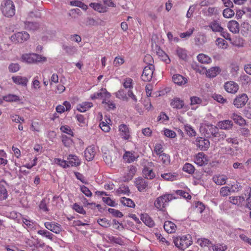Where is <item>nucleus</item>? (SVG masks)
<instances>
[{
	"instance_id": "f257e3e1",
	"label": "nucleus",
	"mask_w": 251,
	"mask_h": 251,
	"mask_svg": "<svg viewBox=\"0 0 251 251\" xmlns=\"http://www.w3.org/2000/svg\"><path fill=\"white\" fill-rule=\"evenodd\" d=\"M21 60L23 62L32 64L37 62H46L47 61V58L36 53H25L22 55Z\"/></svg>"
},
{
	"instance_id": "f03ea898",
	"label": "nucleus",
	"mask_w": 251,
	"mask_h": 251,
	"mask_svg": "<svg viewBox=\"0 0 251 251\" xmlns=\"http://www.w3.org/2000/svg\"><path fill=\"white\" fill-rule=\"evenodd\" d=\"M174 243L179 249L184 250L192 244V240L191 236L187 234L175 238Z\"/></svg>"
},
{
	"instance_id": "7ed1b4c3",
	"label": "nucleus",
	"mask_w": 251,
	"mask_h": 251,
	"mask_svg": "<svg viewBox=\"0 0 251 251\" xmlns=\"http://www.w3.org/2000/svg\"><path fill=\"white\" fill-rule=\"evenodd\" d=\"M173 199L174 197L172 194L163 195L156 198L154 203V206L159 210H163L168 202Z\"/></svg>"
},
{
	"instance_id": "20e7f679",
	"label": "nucleus",
	"mask_w": 251,
	"mask_h": 251,
	"mask_svg": "<svg viewBox=\"0 0 251 251\" xmlns=\"http://www.w3.org/2000/svg\"><path fill=\"white\" fill-rule=\"evenodd\" d=\"M1 10L3 14L6 17H12L15 13L14 3L10 0H5L2 2Z\"/></svg>"
},
{
	"instance_id": "39448f33",
	"label": "nucleus",
	"mask_w": 251,
	"mask_h": 251,
	"mask_svg": "<svg viewBox=\"0 0 251 251\" xmlns=\"http://www.w3.org/2000/svg\"><path fill=\"white\" fill-rule=\"evenodd\" d=\"M29 38V34L25 31L18 32L13 34L10 40L15 43H22L27 41Z\"/></svg>"
},
{
	"instance_id": "423d86ee",
	"label": "nucleus",
	"mask_w": 251,
	"mask_h": 251,
	"mask_svg": "<svg viewBox=\"0 0 251 251\" xmlns=\"http://www.w3.org/2000/svg\"><path fill=\"white\" fill-rule=\"evenodd\" d=\"M110 94L105 89H101L97 92L91 94L90 96V98L92 100L99 99H102V103H104L105 102H106V101L108 100V99H110Z\"/></svg>"
},
{
	"instance_id": "0eeeda50",
	"label": "nucleus",
	"mask_w": 251,
	"mask_h": 251,
	"mask_svg": "<svg viewBox=\"0 0 251 251\" xmlns=\"http://www.w3.org/2000/svg\"><path fill=\"white\" fill-rule=\"evenodd\" d=\"M204 127L206 133L207 135H211L214 137H219V135L222 136V138H224L226 137V135L222 132L221 134H220L218 132V128L216 126H214L212 125L209 124H203L201 127Z\"/></svg>"
},
{
	"instance_id": "6e6552de",
	"label": "nucleus",
	"mask_w": 251,
	"mask_h": 251,
	"mask_svg": "<svg viewBox=\"0 0 251 251\" xmlns=\"http://www.w3.org/2000/svg\"><path fill=\"white\" fill-rule=\"evenodd\" d=\"M154 70V67L151 64L146 66L141 75V79L144 81H150L152 78Z\"/></svg>"
},
{
	"instance_id": "1a4fd4ad",
	"label": "nucleus",
	"mask_w": 251,
	"mask_h": 251,
	"mask_svg": "<svg viewBox=\"0 0 251 251\" xmlns=\"http://www.w3.org/2000/svg\"><path fill=\"white\" fill-rule=\"evenodd\" d=\"M118 131L121 137L125 140H128L131 138L130 130L128 126L121 124L119 126Z\"/></svg>"
},
{
	"instance_id": "9d476101",
	"label": "nucleus",
	"mask_w": 251,
	"mask_h": 251,
	"mask_svg": "<svg viewBox=\"0 0 251 251\" xmlns=\"http://www.w3.org/2000/svg\"><path fill=\"white\" fill-rule=\"evenodd\" d=\"M195 144L201 151H207L210 146L209 140L201 137L196 138Z\"/></svg>"
},
{
	"instance_id": "9b49d317",
	"label": "nucleus",
	"mask_w": 251,
	"mask_h": 251,
	"mask_svg": "<svg viewBox=\"0 0 251 251\" xmlns=\"http://www.w3.org/2000/svg\"><path fill=\"white\" fill-rule=\"evenodd\" d=\"M248 100V97L245 94L238 95L234 100L233 104L238 108L244 106Z\"/></svg>"
},
{
	"instance_id": "f8f14e48",
	"label": "nucleus",
	"mask_w": 251,
	"mask_h": 251,
	"mask_svg": "<svg viewBox=\"0 0 251 251\" xmlns=\"http://www.w3.org/2000/svg\"><path fill=\"white\" fill-rule=\"evenodd\" d=\"M44 226L47 229L56 234H59L62 231L61 225L54 222H45Z\"/></svg>"
},
{
	"instance_id": "ddd939ff",
	"label": "nucleus",
	"mask_w": 251,
	"mask_h": 251,
	"mask_svg": "<svg viewBox=\"0 0 251 251\" xmlns=\"http://www.w3.org/2000/svg\"><path fill=\"white\" fill-rule=\"evenodd\" d=\"M208 162L207 156L203 152H199L194 158V162L200 166L207 164Z\"/></svg>"
},
{
	"instance_id": "4468645a",
	"label": "nucleus",
	"mask_w": 251,
	"mask_h": 251,
	"mask_svg": "<svg viewBox=\"0 0 251 251\" xmlns=\"http://www.w3.org/2000/svg\"><path fill=\"white\" fill-rule=\"evenodd\" d=\"M11 79L16 85L23 87H26L28 82V79L26 77L21 75L12 76Z\"/></svg>"
},
{
	"instance_id": "2eb2a0df",
	"label": "nucleus",
	"mask_w": 251,
	"mask_h": 251,
	"mask_svg": "<svg viewBox=\"0 0 251 251\" xmlns=\"http://www.w3.org/2000/svg\"><path fill=\"white\" fill-rule=\"evenodd\" d=\"M97 149L94 146H90L87 147L84 151V156L86 160L91 161L94 158Z\"/></svg>"
},
{
	"instance_id": "dca6fc26",
	"label": "nucleus",
	"mask_w": 251,
	"mask_h": 251,
	"mask_svg": "<svg viewBox=\"0 0 251 251\" xmlns=\"http://www.w3.org/2000/svg\"><path fill=\"white\" fill-rule=\"evenodd\" d=\"M225 89L228 93L235 94L238 91L239 86L235 82L229 81L225 84Z\"/></svg>"
},
{
	"instance_id": "f3484780",
	"label": "nucleus",
	"mask_w": 251,
	"mask_h": 251,
	"mask_svg": "<svg viewBox=\"0 0 251 251\" xmlns=\"http://www.w3.org/2000/svg\"><path fill=\"white\" fill-rule=\"evenodd\" d=\"M135 184L138 190L140 192L145 191L148 187V182L141 177L136 178Z\"/></svg>"
},
{
	"instance_id": "a211bd4d",
	"label": "nucleus",
	"mask_w": 251,
	"mask_h": 251,
	"mask_svg": "<svg viewBox=\"0 0 251 251\" xmlns=\"http://www.w3.org/2000/svg\"><path fill=\"white\" fill-rule=\"evenodd\" d=\"M227 26L229 30L234 34L238 33L240 31L239 24L235 20H231L228 22Z\"/></svg>"
},
{
	"instance_id": "6ab92c4d",
	"label": "nucleus",
	"mask_w": 251,
	"mask_h": 251,
	"mask_svg": "<svg viewBox=\"0 0 251 251\" xmlns=\"http://www.w3.org/2000/svg\"><path fill=\"white\" fill-rule=\"evenodd\" d=\"M89 5L94 10L98 11L99 13L106 12L108 9L106 6H104V4L100 3L93 2L91 3Z\"/></svg>"
},
{
	"instance_id": "aec40b11",
	"label": "nucleus",
	"mask_w": 251,
	"mask_h": 251,
	"mask_svg": "<svg viewBox=\"0 0 251 251\" xmlns=\"http://www.w3.org/2000/svg\"><path fill=\"white\" fill-rule=\"evenodd\" d=\"M229 200L230 203L238 206H242L245 203V198L242 196H231Z\"/></svg>"
},
{
	"instance_id": "412c9836",
	"label": "nucleus",
	"mask_w": 251,
	"mask_h": 251,
	"mask_svg": "<svg viewBox=\"0 0 251 251\" xmlns=\"http://www.w3.org/2000/svg\"><path fill=\"white\" fill-rule=\"evenodd\" d=\"M233 122L229 120H225L220 121L217 124V126L220 129L228 130L231 129L233 126Z\"/></svg>"
},
{
	"instance_id": "4be33fe9",
	"label": "nucleus",
	"mask_w": 251,
	"mask_h": 251,
	"mask_svg": "<svg viewBox=\"0 0 251 251\" xmlns=\"http://www.w3.org/2000/svg\"><path fill=\"white\" fill-rule=\"evenodd\" d=\"M164 228L167 233H173L176 231V226L173 222L167 221L164 224Z\"/></svg>"
},
{
	"instance_id": "5701e85b",
	"label": "nucleus",
	"mask_w": 251,
	"mask_h": 251,
	"mask_svg": "<svg viewBox=\"0 0 251 251\" xmlns=\"http://www.w3.org/2000/svg\"><path fill=\"white\" fill-rule=\"evenodd\" d=\"M138 157L134 152L126 151L123 155V159L127 163H131L136 160Z\"/></svg>"
},
{
	"instance_id": "b1692460",
	"label": "nucleus",
	"mask_w": 251,
	"mask_h": 251,
	"mask_svg": "<svg viewBox=\"0 0 251 251\" xmlns=\"http://www.w3.org/2000/svg\"><path fill=\"white\" fill-rule=\"evenodd\" d=\"M93 106L91 102L85 101L77 105L76 109L81 112H85Z\"/></svg>"
},
{
	"instance_id": "393cba45",
	"label": "nucleus",
	"mask_w": 251,
	"mask_h": 251,
	"mask_svg": "<svg viewBox=\"0 0 251 251\" xmlns=\"http://www.w3.org/2000/svg\"><path fill=\"white\" fill-rule=\"evenodd\" d=\"M41 88V82L38 76H34L31 83V89L33 92H38Z\"/></svg>"
},
{
	"instance_id": "a878e982",
	"label": "nucleus",
	"mask_w": 251,
	"mask_h": 251,
	"mask_svg": "<svg viewBox=\"0 0 251 251\" xmlns=\"http://www.w3.org/2000/svg\"><path fill=\"white\" fill-rule=\"evenodd\" d=\"M143 176L148 179H152L155 176V173L153 172L152 169L145 166L142 171Z\"/></svg>"
},
{
	"instance_id": "bb28decb",
	"label": "nucleus",
	"mask_w": 251,
	"mask_h": 251,
	"mask_svg": "<svg viewBox=\"0 0 251 251\" xmlns=\"http://www.w3.org/2000/svg\"><path fill=\"white\" fill-rule=\"evenodd\" d=\"M67 159L68 160V163L70 164L69 165H71V166H77L81 163L80 160L75 155H69Z\"/></svg>"
},
{
	"instance_id": "cd10ccee",
	"label": "nucleus",
	"mask_w": 251,
	"mask_h": 251,
	"mask_svg": "<svg viewBox=\"0 0 251 251\" xmlns=\"http://www.w3.org/2000/svg\"><path fill=\"white\" fill-rule=\"evenodd\" d=\"M173 80L174 83L178 85H182L187 82V79L180 75H174Z\"/></svg>"
},
{
	"instance_id": "c85d7f7f",
	"label": "nucleus",
	"mask_w": 251,
	"mask_h": 251,
	"mask_svg": "<svg viewBox=\"0 0 251 251\" xmlns=\"http://www.w3.org/2000/svg\"><path fill=\"white\" fill-rule=\"evenodd\" d=\"M221 72L219 67H212L206 71V75L208 77H214Z\"/></svg>"
},
{
	"instance_id": "c756f323",
	"label": "nucleus",
	"mask_w": 251,
	"mask_h": 251,
	"mask_svg": "<svg viewBox=\"0 0 251 251\" xmlns=\"http://www.w3.org/2000/svg\"><path fill=\"white\" fill-rule=\"evenodd\" d=\"M227 177L225 175H215L213 177L214 182L219 185L225 184L226 183Z\"/></svg>"
},
{
	"instance_id": "7c9ffc66",
	"label": "nucleus",
	"mask_w": 251,
	"mask_h": 251,
	"mask_svg": "<svg viewBox=\"0 0 251 251\" xmlns=\"http://www.w3.org/2000/svg\"><path fill=\"white\" fill-rule=\"evenodd\" d=\"M161 177L164 180L173 181L177 179L178 176L175 173H167L162 174Z\"/></svg>"
},
{
	"instance_id": "2f4dec72",
	"label": "nucleus",
	"mask_w": 251,
	"mask_h": 251,
	"mask_svg": "<svg viewBox=\"0 0 251 251\" xmlns=\"http://www.w3.org/2000/svg\"><path fill=\"white\" fill-rule=\"evenodd\" d=\"M209 27L214 32H220L224 30L220 24L217 21H213L209 24Z\"/></svg>"
},
{
	"instance_id": "473e14b6",
	"label": "nucleus",
	"mask_w": 251,
	"mask_h": 251,
	"mask_svg": "<svg viewBox=\"0 0 251 251\" xmlns=\"http://www.w3.org/2000/svg\"><path fill=\"white\" fill-rule=\"evenodd\" d=\"M231 118L236 124L240 126H244L246 124V121L242 117L240 114L233 113L232 114Z\"/></svg>"
},
{
	"instance_id": "72a5a7b5",
	"label": "nucleus",
	"mask_w": 251,
	"mask_h": 251,
	"mask_svg": "<svg viewBox=\"0 0 251 251\" xmlns=\"http://www.w3.org/2000/svg\"><path fill=\"white\" fill-rule=\"evenodd\" d=\"M141 219L145 225L149 227H152L154 225L153 221L147 214H142Z\"/></svg>"
},
{
	"instance_id": "f704fd0d",
	"label": "nucleus",
	"mask_w": 251,
	"mask_h": 251,
	"mask_svg": "<svg viewBox=\"0 0 251 251\" xmlns=\"http://www.w3.org/2000/svg\"><path fill=\"white\" fill-rule=\"evenodd\" d=\"M251 29V25L248 22H244L241 25V33L244 36H247L249 31Z\"/></svg>"
},
{
	"instance_id": "c9c22d12",
	"label": "nucleus",
	"mask_w": 251,
	"mask_h": 251,
	"mask_svg": "<svg viewBox=\"0 0 251 251\" xmlns=\"http://www.w3.org/2000/svg\"><path fill=\"white\" fill-rule=\"evenodd\" d=\"M215 44L219 48L223 50L226 49L228 46L227 42L221 38H217L215 41Z\"/></svg>"
},
{
	"instance_id": "e433bc0d",
	"label": "nucleus",
	"mask_w": 251,
	"mask_h": 251,
	"mask_svg": "<svg viewBox=\"0 0 251 251\" xmlns=\"http://www.w3.org/2000/svg\"><path fill=\"white\" fill-rule=\"evenodd\" d=\"M158 160L162 162L164 166H167L170 164L171 162L169 155L163 153L158 156Z\"/></svg>"
},
{
	"instance_id": "4c0bfd02",
	"label": "nucleus",
	"mask_w": 251,
	"mask_h": 251,
	"mask_svg": "<svg viewBox=\"0 0 251 251\" xmlns=\"http://www.w3.org/2000/svg\"><path fill=\"white\" fill-rule=\"evenodd\" d=\"M197 59L200 62L203 64H209L212 61L209 56L203 53L199 54L197 56Z\"/></svg>"
},
{
	"instance_id": "58836bf2",
	"label": "nucleus",
	"mask_w": 251,
	"mask_h": 251,
	"mask_svg": "<svg viewBox=\"0 0 251 251\" xmlns=\"http://www.w3.org/2000/svg\"><path fill=\"white\" fill-rule=\"evenodd\" d=\"M171 105L174 108L180 109L184 105L183 101L178 98H175L171 102Z\"/></svg>"
},
{
	"instance_id": "ea45409f",
	"label": "nucleus",
	"mask_w": 251,
	"mask_h": 251,
	"mask_svg": "<svg viewBox=\"0 0 251 251\" xmlns=\"http://www.w3.org/2000/svg\"><path fill=\"white\" fill-rule=\"evenodd\" d=\"M136 172V168L133 166H130L128 169V173L125 176V181H128L132 179Z\"/></svg>"
},
{
	"instance_id": "a19ab883",
	"label": "nucleus",
	"mask_w": 251,
	"mask_h": 251,
	"mask_svg": "<svg viewBox=\"0 0 251 251\" xmlns=\"http://www.w3.org/2000/svg\"><path fill=\"white\" fill-rule=\"evenodd\" d=\"M123 85L125 89L131 90L133 87V79L130 77L125 78L123 80Z\"/></svg>"
},
{
	"instance_id": "79ce46f5",
	"label": "nucleus",
	"mask_w": 251,
	"mask_h": 251,
	"mask_svg": "<svg viewBox=\"0 0 251 251\" xmlns=\"http://www.w3.org/2000/svg\"><path fill=\"white\" fill-rule=\"evenodd\" d=\"M3 100L7 102H16L20 100L18 96L14 94H8L3 96Z\"/></svg>"
},
{
	"instance_id": "37998d69",
	"label": "nucleus",
	"mask_w": 251,
	"mask_h": 251,
	"mask_svg": "<svg viewBox=\"0 0 251 251\" xmlns=\"http://www.w3.org/2000/svg\"><path fill=\"white\" fill-rule=\"evenodd\" d=\"M158 57L162 61H164L166 63H169L170 62V60L167 55L162 50L158 49L156 52Z\"/></svg>"
},
{
	"instance_id": "c03bdc74",
	"label": "nucleus",
	"mask_w": 251,
	"mask_h": 251,
	"mask_svg": "<svg viewBox=\"0 0 251 251\" xmlns=\"http://www.w3.org/2000/svg\"><path fill=\"white\" fill-rule=\"evenodd\" d=\"M25 28L29 30H36L39 27L38 24L36 23L26 22L25 23Z\"/></svg>"
},
{
	"instance_id": "a18cd8bd",
	"label": "nucleus",
	"mask_w": 251,
	"mask_h": 251,
	"mask_svg": "<svg viewBox=\"0 0 251 251\" xmlns=\"http://www.w3.org/2000/svg\"><path fill=\"white\" fill-rule=\"evenodd\" d=\"M121 202L123 205L129 207H134L135 205L132 200L125 197L121 199Z\"/></svg>"
},
{
	"instance_id": "49530a36",
	"label": "nucleus",
	"mask_w": 251,
	"mask_h": 251,
	"mask_svg": "<svg viewBox=\"0 0 251 251\" xmlns=\"http://www.w3.org/2000/svg\"><path fill=\"white\" fill-rule=\"evenodd\" d=\"M37 233L42 236H44L47 238L53 240V235L50 232L45 229H40L37 231Z\"/></svg>"
},
{
	"instance_id": "de8ad7c7",
	"label": "nucleus",
	"mask_w": 251,
	"mask_h": 251,
	"mask_svg": "<svg viewBox=\"0 0 251 251\" xmlns=\"http://www.w3.org/2000/svg\"><path fill=\"white\" fill-rule=\"evenodd\" d=\"M195 169L194 166L192 164L189 163H185L183 167V171L190 174H193L195 172Z\"/></svg>"
},
{
	"instance_id": "09e8293b",
	"label": "nucleus",
	"mask_w": 251,
	"mask_h": 251,
	"mask_svg": "<svg viewBox=\"0 0 251 251\" xmlns=\"http://www.w3.org/2000/svg\"><path fill=\"white\" fill-rule=\"evenodd\" d=\"M184 129L187 134L190 136H195L196 135V132L192 127V126L186 124L184 125Z\"/></svg>"
},
{
	"instance_id": "8fccbe9b",
	"label": "nucleus",
	"mask_w": 251,
	"mask_h": 251,
	"mask_svg": "<svg viewBox=\"0 0 251 251\" xmlns=\"http://www.w3.org/2000/svg\"><path fill=\"white\" fill-rule=\"evenodd\" d=\"M194 40L197 45H202L206 42L205 36L203 34H199L195 38Z\"/></svg>"
},
{
	"instance_id": "3c124183",
	"label": "nucleus",
	"mask_w": 251,
	"mask_h": 251,
	"mask_svg": "<svg viewBox=\"0 0 251 251\" xmlns=\"http://www.w3.org/2000/svg\"><path fill=\"white\" fill-rule=\"evenodd\" d=\"M103 158L105 163L109 166L112 165L115 160V158L112 157L111 154L109 153H105L103 155Z\"/></svg>"
},
{
	"instance_id": "603ef678",
	"label": "nucleus",
	"mask_w": 251,
	"mask_h": 251,
	"mask_svg": "<svg viewBox=\"0 0 251 251\" xmlns=\"http://www.w3.org/2000/svg\"><path fill=\"white\" fill-rule=\"evenodd\" d=\"M53 162L54 164H57L64 168H66L70 166L68 162H67L66 161L62 160L59 158H55L53 160Z\"/></svg>"
},
{
	"instance_id": "864d4df0",
	"label": "nucleus",
	"mask_w": 251,
	"mask_h": 251,
	"mask_svg": "<svg viewBox=\"0 0 251 251\" xmlns=\"http://www.w3.org/2000/svg\"><path fill=\"white\" fill-rule=\"evenodd\" d=\"M190 100L191 105L192 106L191 108L193 110H195L197 107V106H194V105L196 104H200L202 101L198 97H192L190 99Z\"/></svg>"
},
{
	"instance_id": "5fc2aeb1",
	"label": "nucleus",
	"mask_w": 251,
	"mask_h": 251,
	"mask_svg": "<svg viewBox=\"0 0 251 251\" xmlns=\"http://www.w3.org/2000/svg\"><path fill=\"white\" fill-rule=\"evenodd\" d=\"M176 53L178 57L183 60H185L186 59L187 55V51L185 50L180 48H177L176 50Z\"/></svg>"
},
{
	"instance_id": "6e6d98bb",
	"label": "nucleus",
	"mask_w": 251,
	"mask_h": 251,
	"mask_svg": "<svg viewBox=\"0 0 251 251\" xmlns=\"http://www.w3.org/2000/svg\"><path fill=\"white\" fill-rule=\"evenodd\" d=\"M116 97L123 100H127L128 98L126 96V94L123 89H120L115 93Z\"/></svg>"
},
{
	"instance_id": "4d7b16f0",
	"label": "nucleus",
	"mask_w": 251,
	"mask_h": 251,
	"mask_svg": "<svg viewBox=\"0 0 251 251\" xmlns=\"http://www.w3.org/2000/svg\"><path fill=\"white\" fill-rule=\"evenodd\" d=\"M8 196L7 191L4 185L0 184V200H5Z\"/></svg>"
},
{
	"instance_id": "13d9d810",
	"label": "nucleus",
	"mask_w": 251,
	"mask_h": 251,
	"mask_svg": "<svg viewBox=\"0 0 251 251\" xmlns=\"http://www.w3.org/2000/svg\"><path fill=\"white\" fill-rule=\"evenodd\" d=\"M163 133L166 137L170 138H174L176 136V134L174 131L168 128L163 129Z\"/></svg>"
},
{
	"instance_id": "bf43d9fd",
	"label": "nucleus",
	"mask_w": 251,
	"mask_h": 251,
	"mask_svg": "<svg viewBox=\"0 0 251 251\" xmlns=\"http://www.w3.org/2000/svg\"><path fill=\"white\" fill-rule=\"evenodd\" d=\"M62 141L64 145L66 147H70L73 145L72 139L70 137H68L66 135L62 136Z\"/></svg>"
},
{
	"instance_id": "052dcab7",
	"label": "nucleus",
	"mask_w": 251,
	"mask_h": 251,
	"mask_svg": "<svg viewBox=\"0 0 251 251\" xmlns=\"http://www.w3.org/2000/svg\"><path fill=\"white\" fill-rule=\"evenodd\" d=\"M163 148L162 144L156 143L154 148V152L157 155L163 153Z\"/></svg>"
},
{
	"instance_id": "680f3d73",
	"label": "nucleus",
	"mask_w": 251,
	"mask_h": 251,
	"mask_svg": "<svg viewBox=\"0 0 251 251\" xmlns=\"http://www.w3.org/2000/svg\"><path fill=\"white\" fill-rule=\"evenodd\" d=\"M213 251H225L227 249L226 245L218 244L211 247Z\"/></svg>"
},
{
	"instance_id": "e2e57ef3",
	"label": "nucleus",
	"mask_w": 251,
	"mask_h": 251,
	"mask_svg": "<svg viewBox=\"0 0 251 251\" xmlns=\"http://www.w3.org/2000/svg\"><path fill=\"white\" fill-rule=\"evenodd\" d=\"M234 11L229 8H227L224 10L223 12V16L226 18H230L234 15Z\"/></svg>"
},
{
	"instance_id": "0e129e2a",
	"label": "nucleus",
	"mask_w": 251,
	"mask_h": 251,
	"mask_svg": "<svg viewBox=\"0 0 251 251\" xmlns=\"http://www.w3.org/2000/svg\"><path fill=\"white\" fill-rule=\"evenodd\" d=\"M60 130L69 135H71V136H73L74 133L73 130L71 129L70 126L67 125L62 126L60 127Z\"/></svg>"
},
{
	"instance_id": "69168bd1",
	"label": "nucleus",
	"mask_w": 251,
	"mask_h": 251,
	"mask_svg": "<svg viewBox=\"0 0 251 251\" xmlns=\"http://www.w3.org/2000/svg\"><path fill=\"white\" fill-rule=\"evenodd\" d=\"M232 192L230 187L228 186L222 187L220 190V194L223 197H226L229 195Z\"/></svg>"
},
{
	"instance_id": "338daca9",
	"label": "nucleus",
	"mask_w": 251,
	"mask_h": 251,
	"mask_svg": "<svg viewBox=\"0 0 251 251\" xmlns=\"http://www.w3.org/2000/svg\"><path fill=\"white\" fill-rule=\"evenodd\" d=\"M62 49L66 51V52L70 54L74 53L76 50V49L75 47L68 46L66 45H62Z\"/></svg>"
},
{
	"instance_id": "774afa93",
	"label": "nucleus",
	"mask_w": 251,
	"mask_h": 251,
	"mask_svg": "<svg viewBox=\"0 0 251 251\" xmlns=\"http://www.w3.org/2000/svg\"><path fill=\"white\" fill-rule=\"evenodd\" d=\"M77 121L79 123V125L81 126H85L87 125V122L84 116L81 114H77L75 116Z\"/></svg>"
}]
</instances>
